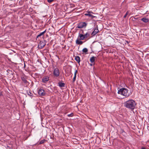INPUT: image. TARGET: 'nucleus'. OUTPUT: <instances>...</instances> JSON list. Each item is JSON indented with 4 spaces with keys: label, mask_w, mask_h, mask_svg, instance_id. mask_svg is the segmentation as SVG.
<instances>
[{
    "label": "nucleus",
    "mask_w": 149,
    "mask_h": 149,
    "mask_svg": "<svg viewBox=\"0 0 149 149\" xmlns=\"http://www.w3.org/2000/svg\"><path fill=\"white\" fill-rule=\"evenodd\" d=\"M53 74L54 77H57L59 76L60 74V72L59 69L58 68H56L54 70Z\"/></svg>",
    "instance_id": "nucleus-3"
},
{
    "label": "nucleus",
    "mask_w": 149,
    "mask_h": 149,
    "mask_svg": "<svg viewBox=\"0 0 149 149\" xmlns=\"http://www.w3.org/2000/svg\"><path fill=\"white\" fill-rule=\"evenodd\" d=\"M86 30H84L81 29V30L79 33H80V34H84V33H85L86 32Z\"/></svg>",
    "instance_id": "nucleus-19"
},
{
    "label": "nucleus",
    "mask_w": 149,
    "mask_h": 149,
    "mask_svg": "<svg viewBox=\"0 0 149 149\" xmlns=\"http://www.w3.org/2000/svg\"><path fill=\"white\" fill-rule=\"evenodd\" d=\"M46 32V30H45L43 32H41L39 33V34L37 36V38H38L41 36L43 35Z\"/></svg>",
    "instance_id": "nucleus-17"
},
{
    "label": "nucleus",
    "mask_w": 149,
    "mask_h": 149,
    "mask_svg": "<svg viewBox=\"0 0 149 149\" xmlns=\"http://www.w3.org/2000/svg\"><path fill=\"white\" fill-rule=\"evenodd\" d=\"M59 86L60 87H63L64 86L65 84L61 82L58 83Z\"/></svg>",
    "instance_id": "nucleus-18"
},
{
    "label": "nucleus",
    "mask_w": 149,
    "mask_h": 149,
    "mask_svg": "<svg viewBox=\"0 0 149 149\" xmlns=\"http://www.w3.org/2000/svg\"><path fill=\"white\" fill-rule=\"evenodd\" d=\"M128 90L125 88H122L120 89L118 91V94H121L126 97H128L130 95L129 94H128Z\"/></svg>",
    "instance_id": "nucleus-2"
},
{
    "label": "nucleus",
    "mask_w": 149,
    "mask_h": 149,
    "mask_svg": "<svg viewBox=\"0 0 149 149\" xmlns=\"http://www.w3.org/2000/svg\"><path fill=\"white\" fill-rule=\"evenodd\" d=\"M45 45L46 41L45 40H44L43 41H40L38 46L40 48L42 49L44 47Z\"/></svg>",
    "instance_id": "nucleus-7"
},
{
    "label": "nucleus",
    "mask_w": 149,
    "mask_h": 149,
    "mask_svg": "<svg viewBox=\"0 0 149 149\" xmlns=\"http://www.w3.org/2000/svg\"><path fill=\"white\" fill-rule=\"evenodd\" d=\"M28 94L30 96H32L33 94L32 93H31L30 92H29V93H28Z\"/></svg>",
    "instance_id": "nucleus-24"
},
{
    "label": "nucleus",
    "mask_w": 149,
    "mask_h": 149,
    "mask_svg": "<svg viewBox=\"0 0 149 149\" xmlns=\"http://www.w3.org/2000/svg\"><path fill=\"white\" fill-rule=\"evenodd\" d=\"M77 38H79V39L81 40H84L85 39L83 35V34H80V33H79V35Z\"/></svg>",
    "instance_id": "nucleus-8"
},
{
    "label": "nucleus",
    "mask_w": 149,
    "mask_h": 149,
    "mask_svg": "<svg viewBox=\"0 0 149 149\" xmlns=\"http://www.w3.org/2000/svg\"><path fill=\"white\" fill-rule=\"evenodd\" d=\"M91 16L90 17H91L92 18H94V17H95V16L93 15H91Z\"/></svg>",
    "instance_id": "nucleus-27"
},
{
    "label": "nucleus",
    "mask_w": 149,
    "mask_h": 149,
    "mask_svg": "<svg viewBox=\"0 0 149 149\" xmlns=\"http://www.w3.org/2000/svg\"><path fill=\"white\" fill-rule=\"evenodd\" d=\"M90 34V33L89 32L87 31H86L84 33V34H83V35L84 36L85 38H86L89 37Z\"/></svg>",
    "instance_id": "nucleus-11"
},
{
    "label": "nucleus",
    "mask_w": 149,
    "mask_h": 149,
    "mask_svg": "<svg viewBox=\"0 0 149 149\" xmlns=\"http://www.w3.org/2000/svg\"><path fill=\"white\" fill-rule=\"evenodd\" d=\"M81 40L79 39V38H77L76 41V44L79 45H82L83 43V42L81 41Z\"/></svg>",
    "instance_id": "nucleus-9"
},
{
    "label": "nucleus",
    "mask_w": 149,
    "mask_h": 149,
    "mask_svg": "<svg viewBox=\"0 0 149 149\" xmlns=\"http://www.w3.org/2000/svg\"><path fill=\"white\" fill-rule=\"evenodd\" d=\"M141 149H145V148L142 147L141 148Z\"/></svg>",
    "instance_id": "nucleus-30"
},
{
    "label": "nucleus",
    "mask_w": 149,
    "mask_h": 149,
    "mask_svg": "<svg viewBox=\"0 0 149 149\" xmlns=\"http://www.w3.org/2000/svg\"><path fill=\"white\" fill-rule=\"evenodd\" d=\"M54 0H47V1L49 3H51Z\"/></svg>",
    "instance_id": "nucleus-26"
},
{
    "label": "nucleus",
    "mask_w": 149,
    "mask_h": 149,
    "mask_svg": "<svg viewBox=\"0 0 149 149\" xmlns=\"http://www.w3.org/2000/svg\"><path fill=\"white\" fill-rule=\"evenodd\" d=\"M45 141V139L42 140L40 141L39 143L40 144H42Z\"/></svg>",
    "instance_id": "nucleus-22"
},
{
    "label": "nucleus",
    "mask_w": 149,
    "mask_h": 149,
    "mask_svg": "<svg viewBox=\"0 0 149 149\" xmlns=\"http://www.w3.org/2000/svg\"><path fill=\"white\" fill-rule=\"evenodd\" d=\"M124 106L126 108L131 110L134 109L136 105L135 101L132 99L127 100L124 103Z\"/></svg>",
    "instance_id": "nucleus-1"
},
{
    "label": "nucleus",
    "mask_w": 149,
    "mask_h": 149,
    "mask_svg": "<svg viewBox=\"0 0 149 149\" xmlns=\"http://www.w3.org/2000/svg\"><path fill=\"white\" fill-rule=\"evenodd\" d=\"M73 116V114L72 113L68 115V117H72Z\"/></svg>",
    "instance_id": "nucleus-25"
},
{
    "label": "nucleus",
    "mask_w": 149,
    "mask_h": 149,
    "mask_svg": "<svg viewBox=\"0 0 149 149\" xmlns=\"http://www.w3.org/2000/svg\"><path fill=\"white\" fill-rule=\"evenodd\" d=\"M99 32V30L98 28H95V29L91 33V35L93 36H95L96 34H97Z\"/></svg>",
    "instance_id": "nucleus-10"
},
{
    "label": "nucleus",
    "mask_w": 149,
    "mask_h": 149,
    "mask_svg": "<svg viewBox=\"0 0 149 149\" xmlns=\"http://www.w3.org/2000/svg\"><path fill=\"white\" fill-rule=\"evenodd\" d=\"M77 70H75L74 73V77L73 79V82H74V81L76 80V75H77Z\"/></svg>",
    "instance_id": "nucleus-13"
},
{
    "label": "nucleus",
    "mask_w": 149,
    "mask_h": 149,
    "mask_svg": "<svg viewBox=\"0 0 149 149\" xmlns=\"http://www.w3.org/2000/svg\"><path fill=\"white\" fill-rule=\"evenodd\" d=\"M96 58V57H95L94 56H93L91 57L90 59V61L91 63H93L94 64V63L95 60V59Z\"/></svg>",
    "instance_id": "nucleus-12"
},
{
    "label": "nucleus",
    "mask_w": 149,
    "mask_h": 149,
    "mask_svg": "<svg viewBox=\"0 0 149 149\" xmlns=\"http://www.w3.org/2000/svg\"><path fill=\"white\" fill-rule=\"evenodd\" d=\"M129 14V11H127L126 14L124 15L123 17L124 18H125L127 16V15H128Z\"/></svg>",
    "instance_id": "nucleus-23"
},
{
    "label": "nucleus",
    "mask_w": 149,
    "mask_h": 149,
    "mask_svg": "<svg viewBox=\"0 0 149 149\" xmlns=\"http://www.w3.org/2000/svg\"><path fill=\"white\" fill-rule=\"evenodd\" d=\"M25 64H24V67H25Z\"/></svg>",
    "instance_id": "nucleus-32"
},
{
    "label": "nucleus",
    "mask_w": 149,
    "mask_h": 149,
    "mask_svg": "<svg viewBox=\"0 0 149 149\" xmlns=\"http://www.w3.org/2000/svg\"><path fill=\"white\" fill-rule=\"evenodd\" d=\"M87 24L85 22H81L79 24L77 27L78 28H83L86 27V26Z\"/></svg>",
    "instance_id": "nucleus-5"
},
{
    "label": "nucleus",
    "mask_w": 149,
    "mask_h": 149,
    "mask_svg": "<svg viewBox=\"0 0 149 149\" xmlns=\"http://www.w3.org/2000/svg\"><path fill=\"white\" fill-rule=\"evenodd\" d=\"M91 13V12H89L88 13H85V15H86V16H89V17H90L91 16V13ZM91 13H93L92 12H91Z\"/></svg>",
    "instance_id": "nucleus-20"
},
{
    "label": "nucleus",
    "mask_w": 149,
    "mask_h": 149,
    "mask_svg": "<svg viewBox=\"0 0 149 149\" xmlns=\"http://www.w3.org/2000/svg\"><path fill=\"white\" fill-rule=\"evenodd\" d=\"M49 77L48 76H44L43 77L42 81L44 83H47L49 81Z\"/></svg>",
    "instance_id": "nucleus-6"
},
{
    "label": "nucleus",
    "mask_w": 149,
    "mask_h": 149,
    "mask_svg": "<svg viewBox=\"0 0 149 149\" xmlns=\"http://www.w3.org/2000/svg\"><path fill=\"white\" fill-rule=\"evenodd\" d=\"M124 132L123 130H122V132Z\"/></svg>",
    "instance_id": "nucleus-31"
},
{
    "label": "nucleus",
    "mask_w": 149,
    "mask_h": 149,
    "mask_svg": "<svg viewBox=\"0 0 149 149\" xmlns=\"http://www.w3.org/2000/svg\"><path fill=\"white\" fill-rule=\"evenodd\" d=\"M90 65L91 66H92V65H93V63H92L91 64H90Z\"/></svg>",
    "instance_id": "nucleus-28"
},
{
    "label": "nucleus",
    "mask_w": 149,
    "mask_h": 149,
    "mask_svg": "<svg viewBox=\"0 0 149 149\" xmlns=\"http://www.w3.org/2000/svg\"><path fill=\"white\" fill-rule=\"evenodd\" d=\"M21 79L24 83H26L27 81L25 77L22 76L21 77Z\"/></svg>",
    "instance_id": "nucleus-14"
},
{
    "label": "nucleus",
    "mask_w": 149,
    "mask_h": 149,
    "mask_svg": "<svg viewBox=\"0 0 149 149\" xmlns=\"http://www.w3.org/2000/svg\"><path fill=\"white\" fill-rule=\"evenodd\" d=\"M82 52L84 53H86L88 52V50L87 48H85L82 50Z\"/></svg>",
    "instance_id": "nucleus-21"
},
{
    "label": "nucleus",
    "mask_w": 149,
    "mask_h": 149,
    "mask_svg": "<svg viewBox=\"0 0 149 149\" xmlns=\"http://www.w3.org/2000/svg\"><path fill=\"white\" fill-rule=\"evenodd\" d=\"M75 60L79 63L80 62V58L79 56H76L75 57Z\"/></svg>",
    "instance_id": "nucleus-15"
},
{
    "label": "nucleus",
    "mask_w": 149,
    "mask_h": 149,
    "mask_svg": "<svg viewBox=\"0 0 149 149\" xmlns=\"http://www.w3.org/2000/svg\"><path fill=\"white\" fill-rule=\"evenodd\" d=\"M38 94L40 96H44L45 95L46 93L43 89L40 88L38 90Z\"/></svg>",
    "instance_id": "nucleus-4"
},
{
    "label": "nucleus",
    "mask_w": 149,
    "mask_h": 149,
    "mask_svg": "<svg viewBox=\"0 0 149 149\" xmlns=\"http://www.w3.org/2000/svg\"><path fill=\"white\" fill-rule=\"evenodd\" d=\"M141 20L143 22H148L149 19L148 18H143L141 19Z\"/></svg>",
    "instance_id": "nucleus-16"
},
{
    "label": "nucleus",
    "mask_w": 149,
    "mask_h": 149,
    "mask_svg": "<svg viewBox=\"0 0 149 149\" xmlns=\"http://www.w3.org/2000/svg\"><path fill=\"white\" fill-rule=\"evenodd\" d=\"M2 95L1 93H0V96H1Z\"/></svg>",
    "instance_id": "nucleus-29"
}]
</instances>
